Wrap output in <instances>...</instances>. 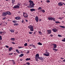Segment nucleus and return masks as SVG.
Returning a JSON list of instances; mask_svg holds the SVG:
<instances>
[{"label": "nucleus", "instance_id": "obj_1", "mask_svg": "<svg viewBox=\"0 0 65 65\" xmlns=\"http://www.w3.org/2000/svg\"><path fill=\"white\" fill-rule=\"evenodd\" d=\"M29 2L30 3L29 6H28V7L29 8H33V7H34V6L35 5V4L34 3L33 1L31 0H29Z\"/></svg>", "mask_w": 65, "mask_h": 65}, {"label": "nucleus", "instance_id": "obj_2", "mask_svg": "<svg viewBox=\"0 0 65 65\" xmlns=\"http://www.w3.org/2000/svg\"><path fill=\"white\" fill-rule=\"evenodd\" d=\"M28 28L30 29V31H33L34 30L33 29V27L32 25H29L28 26Z\"/></svg>", "mask_w": 65, "mask_h": 65}, {"label": "nucleus", "instance_id": "obj_3", "mask_svg": "<svg viewBox=\"0 0 65 65\" xmlns=\"http://www.w3.org/2000/svg\"><path fill=\"white\" fill-rule=\"evenodd\" d=\"M23 16L24 18H28V17L27 13L23 12Z\"/></svg>", "mask_w": 65, "mask_h": 65}, {"label": "nucleus", "instance_id": "obj_4", "mask_svg": "<svg viewBox=\"0 0 65 65\" xmlns=\"http://www.w3.org/2000/svg\"><path fill=\"white\" fill-rule=\"evenodd\" d=\"M51 45L53 46V48H56L57 47V45L56 44L53 43L51 44Z\"/></svg>", "mask_w": 65, "mask_h": 65}, {"label": "nucleus", "instance_id": "obj_5", "mask_svg": "<svg viewBox=\"0 0 65 65\" xmlns=\"http://www.w3.org/2000/svg\"><path fill=\"white\" fill-rule=\"evenodd\" d=\"M38 19H39V18H38V17L37 16H36L35 18V20H36V22L37 23L38 22Z\"/></svg>", "mask_w": 65, "mask_h": 65}, {"label": "nucleus", "instance_id": "obj_6", "mask_svg": "<svg viewBox=\"0 0 65 65\" xmlns=\"http://www.w3.org/2000/svg\"><path fill=\"white\" fill-rule=\"evenodd\" d=\"M52 30L54 32H56L58 31V29H57L55 28L52 29Z\"/></svg>", "mask_w": 65, "mask_h": 65}, {"label": "nucleus", "instance_id": "obj_7", "mask_svg": "<svg viewBox=\"0 0 65 65\" xmlns=\"http://www.w3.org/2000/svg\"><path fill=\"white\" fill-rule=\"evenodd\" d=\"M2 15L4 17H5V16H6V15H7V13L6 12H3L2 13Z\"/></svg>", "mask_w": 65, "mask_h": 65}, {"label": "nucleus", "instance_id": "obj_8", "mask_svg": "<svg viewBox=\"0 0 65 65\" xmlns=\"http://www.w3.org/2000/svg\"><path fill=\"white\" fill-rule=\"evenodd\" d=\"M20 8V6L18 5H16L15 6H14L13 7V8Z\"/></svg>", "mask_w": 65, "mask_h": 65}, {"label": "nucleus", "instance_id": "obj_9", "mask_svg": "<svg viewBox=\"0 0 65 65\" xmlns=\"http://www.w3.org/2000/svg\"><path fill=\"white\" fill-rule=\"evenodd\" d=\"M39 54H37L35 55V59H37V58H39Z\"/></svg>", "mask_w": 65, "mask_h": 65}, {"label": "nucleus", "instance_id": "obj_10", "mask_svg": "<svg viewBox=\"0 0 65 65\" xmlns=\"http://www.w3.org/2000/svg\"><path fill=\"white\" fill-rule=\"evenodd\" d=\"M47 32L48 33V34H50L52 33V32H51V30H47Z\"/></svg>", "mask_w": 65, "mask_h": 65}, {"label": "nucleus", "instance_id": "obj_11", "mask_svg": "<svg viewBox=\"0 0 65 65\" xmlns=\"http://www.w3.org/2000/svg\"><path fill=\"white\" fill-rule=\"evenodd\" d=\"M15 19L16 20H21V18L20 17H15Z\"/></svg>", "mask_w": 65, "mask_h": 65}, {"label": "nucleus", "instance_id": "obj_12", "mask_svg": "<svg viewBox=\"0 0 65 65\" xmlns=\"http://www.w3.org/2000/svg\"><path fill=\"white\" fill-rule=\"evenodd\" d=\"M7 14L8 15H11V13L9 11H6Z\"/></svg>", "mask_w": 65, "mask_h": 65}, {"label": "nucleus", "instance_id": "obj_13", "mask_svg": "<svg viewBox=\"0 0 65 65\" xmlns=\"http://www.w3.org/2000/svg\"><path fill=\"white\" fill-rule=\"evenodd\" d=\"M38 59L40 60H43V58L41 57H39Z\"/></svg>", "mask_w": 65, "mask_h": 65}, {"label": "nucleus", "instance_id": "obj_14", "mask_svg": "<svg viewBox=\"0 0 65 65\" xmlns=\"http://www.w3.org/2000/svg\"><path fill=\"white\" fill-rule=\"evenodd\" d=\"M61 3H62V2H60L59 3H58V4L59 6H62L63 5V4Z\"/></svg>", "mask_w": 65, "mask_h": 65}, {"label": "nucleus", "instance_id": "obj_15", "mask_svg": "<svg viewBox=\"0 0 65 65\" xmlns=\"http://www.w3.org/2000/svg\"><path fill=\"white\" fill-rule=\"evenodd\" d=\"M30 10L31 12H33L34 11H35V9L34 8L31 9Z\"/></svg>", "mask_w": 65, "mask_h": 65}, {"label": "nucleus", "instance_id": "obj_16", "mask_svg": "<svg viewBox=\"0 0 65 65\" xmlns=\"http://www.w3.org/2000/svg\"><path fill=\"white\" fill-rule=\"evenodd\" d=\"M43 55H44V56H50V55L49 54H46L45 53H44L43 54Z\"/></svg>", "mask_w": 65, "mask_h": 65}, {"label": "nucleus", "instance_id": "obj_17", "mask_svg": "<svg viewBox=\"0 0 65 65\" xmlns=\"http://www.w3.org/2000/svg\"><path fill=\"white\" fill-rule=\"evenodd\" d=\"M52 17H49L48 18V20L52 21Z\"/></svg>", "mask_w": 65, "mask_h": 65}, {"label": "nucleus", "instance_id": "obj_18", "mask_svg": "<svg viewBox=\"0 0 65 65\" xmlns=\"http://www.w3.org/2000/svg\"><path fill=\"white\" fill-rule=\"evenodd\" d=\"M10 31L12 33H13L14 32V30L13 29H10Z\"/></svg>", "mask_w": 65, "mask_h": 65}, {"label": "nucleus", "instance_id": "obj_19", "mask_svg": "<svg viewBox=\"0 0 65 65\" xmlns=\"http://www.w3.org/2000/svg\"><path fill=\"white\" fill-rule=\"evenodd\" d=\"M23 56L24 54L23 53L21 54L20 55H19V57H23Z\"/></svg>", "mask_w": 65, "mask_h": 65}, {"label": "nucleus", "instance_id": "obj_20", "mask_svg": "<svg viewBox=\"0 0 65 65\" xmlns=\"http://www.w3.org/2000/svg\"><path fill=\"white\" fill-rule=\"evenodd\" d=\"M51 19L52 20L51 21H54V22H55V19L54 18H53L52 17H51Z\"/></svg>", "mask_w": 65, "mask_h": 65}, {"label": "nucleus", "instance_id": "obj_21", "mask_svg": "<svg viewBox=\"0 0 65 65\" xmlns=\"http://www.w3.org/2000/svg\"><path fill=\"white\" fill-rule=\"evenodd\" d=\"M12 62H13V65H15V61H14V60H12Z\"/></svg>", "mask_w": 65, "mask_h": 65}, {"label": "nucleus", "instance_id": "obj_22", "mask_svg": "<svg viewBox=\"0 0 65 65\" xmlns=\"http://www.w3.org/2000/svg\"><path fill=\"white\" fill-rule=\"evenodd\" d=\"M12 47H10L9 48V51H12Z\"/></svg>", "mask_w": 65, "mask_h": 65}, {"label": "nucleus", "instance_id": "obj_23", "mask_svg": "<svg viewBox=\"0 0 65 65\" xmlns=\"http://www.w3.org/2000/svg\"><path fill=\"white\" fill-rule=\"evenodd\" d=\"M52 50H53V51H55V52H57L58 51V50L55 49V48H53Z\"/></svg>", "mask_w": 65, "mask_h": 65}, {"label": "nucleus", "instance_id": "obj_24", "mask_svg": "<svg viewBox=\"0 0 65 65\" xmlns=\"http://www.w3.org/2000/svg\"><path fill=\"white\" fill-rule=\"evenodd\" d=\"M37 44H38V45H42V44L40 43V42H39V43H38Z\"/></svg>", "mask_w": 65, "mask_h": 65}, {"label": "nucleus", "instance_id": "obj_25", "mask_svg": "<svg viewBox=\"0 0 65 65\" xmlns=\"http://www.w3.org/2000/svg\"><path fill=\"white\" fill-rule=\"evenodd\" d=\"M59 27H61V28H65V26L62 25H60L59 26Z\"/></svg>", "mask_w": 65, "mask_h": 65}, {"label": "nucleus", "instance_id": "obj_26", "mask_svg": "<svg viewBox=\"0 0 65 65\" xmlns=\"http://www.w3.org/2000/svg\"><path fill=\"white\" fill-rule=\"evenodd\" d=\"M55 23H56V24H60V22H59V21H55Z\"/></svg>", "mask_w": 65, "mask_h": 65}, {"label": "nucleus", "instance_id": "obj_27", "mask_svg": "<svg viewBox=\"0 0 65 65\" xmlns=\"http://www.w3.org/2000/svg\"><path fill=\"white\" fill-rule=\"evenodd\" d=\"M19 24L16 23H14V26H18L19 25Z\"/></svg>", "mask_w": 65, "mask_h": 65}, {"label": "nucleus", "instance_id": "obj_28", "mask_svg": "<svg viewBox=\"0 0 65 65\" xmlns=\"http://www.w3.org/2000/svg\"><path fill=\"white\" fill-rule=\"evenodd\" d=\"M16 51L17 52L18 54H19V53H20V52H19V51L17 49L16 50Z\"/></svg>", "mask_w": 65, "mask_h": 65}, {"label": "nucleus", "instance_id": "obj_29", "mask_svg": "<svg viewBox=\"0 0 65 65\" xmlns=\"http://www.w3.org/2000/svg\"><path fill=\"white\" fill-rule=\"evenodd\" d=\"M11 40H13V41H14V38H11Z\"/></svg>", "mask_w": 65, "mask_h": 65}, {"label": "nucleus", "instance_id": "obj_30", "mask_svg": "<svg viewBox=\"0 0 65 65\" xmlns=\"http://www.w3.org/2000/svg\"><path fill=\"white\" fill-rule=\"evenodd\" d=\"M45 53L46 54H50V53H49V52H48L47 51H46Z\"/></svg>", "mask_w": 65, "mask_h": 65}, {"label": "nucleus", "instance_id": "obj_31", "mask_svg": "<svg viewBox=\"0 0 65 65\" xmlns=\"http://www.w3.org/2000/svg\"><path fill=\"white\" fill-rule=\"evenodd\" d=\"M12 4H14V3L15 2V0L12 1Z\"/></svg>", "mask_w": 65, "mask_h": 65}, {"label": "nucleus", "instance_id": "obj_32", "mask_svg": "<svg viewBox=\"0 0 65 65\" xmlns=\"http://www.w3.org/2000/svg\"><path fill=\"white\" fill-rule=\"evenodd\" d=\"M12 22L13 23H17V21H13Z\"/></svg>", "mask_w": 65, "mask_h": 65}, {"label": "nucleus", "instance_id": "obj_33", "mask_svg": "<svg viewBox=\"0 0 65 65\" xmlns=\"http://www.w3.org/2000/svg\"><path fill=\"white\" fill-rule=\"evenodd\" d=\"M32 46V47H33L34 48H36V46H35V45H33Z\"/></svg>", "mask_w": 65, "mask_h": 65}, {"label": "nucleus", "instance_id": "obj_34", "mask_svg": "<svg viewBox=\"0 0 65 65\" xmlns=\"http://www.w3.org/2000/svg\"><path fill=\"white\" fill-rule=\"evenodd\" d=\"M2 40V36H0V40Z\"/></svg>", "mask_w": 65, "mask_h": 65}, {"label": "nucleus", "instance_id": "obj_35", "mask_svg": "<svg viewBox=\"0 0 65 65\" xmlns=\"http://www.w3.org/2000/svg\"><path fill=\"white\" fill-rule=\"evenodd\" d=\"M39 33L41 35L42 34V32L40 31H39Z\"/></svg>", "mask_w": 65, "mask_h": 65}, {"label": "nucleus", "instance_id": "obj_36", "mask_svg": "<svg viewBox=\"0 0 65 65\" xmlns=\"http://www.w3.org/2000/svg\"><path fill=\"white\" fill-rule=\"evenodd\" d=\"M27 45H28L27 43H25L24 44V46H27Z\"/></svg>", "mask_w": 65, "mask_h": 65}, {"label": "nucleus", "instance_id": "obj_37", "mask_svg": "<svg viewBox=\"0 0 65 65\" xmlns=\"http://www.w3.org/2000/svg\"><path fill=\"white\" fill-rule=\"evenodd\" d=\"M21 4L20 3H18L17 4V5L18 6H20V5H21Z\"/></svg>", "mask_w": 65, "mask_h": 65}, {"label": "nucleus", "instance_id": "obj_38", "mask_svg": "<svg viewBox=\"0 0 65 65\" xmlns=\"http://www.w3.org/2000/svg\"><path fill=\"white\" fill-rule=\"evenodd\" d=\"M42 11L43 13H44V12H45V10H42Z\"/></svg>", "mask_w": 65, "mask_h": 65}, {"label": "nucleus", "instance_id": "obj_39", "mask_svg": "<svg viewBox=\"0 0 65 65\" xmlns=\"http://www.w3.org/2000/svg\"><path fill=\"white\" fill-rule=\"evenodd\" d=\"M38 10H40V9H42V8L41 7H40L38 8Z\"/></svg>", "mask_w": 65, "mask_h": 65}, {"label": "nucleus", "instance_id": "obj_40", "mask_svg": "<svg viewBox=\"0 0 65 65\" xmlns=\"http://www.w3.org/2000/svg\"><path fill=\"white\" fill-rule=\"evenodd\" d=\"M4 33V32L3 31H0V34H2V33Z\"/></svg>", "mask_w": 65, "mask_h": 65}, {"label": "nucleus", "instance_id": "obj_41", "mask_svg": "<svg viewBox=\"0 0 65 65\" xmlns=\"http://www.w3.org/2000/svg\"><path fill=\"white\" fill-rule=\"evenodd\" d=\"M62 41H63V42H65V38L63 40H62Z\"/></svg>", "mask_w": 65, "mask_h": 65}, {"label": "nucleus", "instance_id": "obj_42", "mask_svg": "<svg viewBox=\"0 0 65 65\" xmlns=\"http://www.w3.org/2000/svg\"><path fill=\"white\" fill-rule=\"evenodd\" d=\"M46 1L47 3H50V1L46 0Z\"/></svg>", "mask_w": 65, "mask_h": 65}, {"label": "nucleus", "instance_id": "obj_43", "mask_svg": "<svg viewBox=\"0 0 65 65\" xmlns=\"http://www.w3.org/2000/svg\"><path fill=\"white\" fill-rule=\"evenodd\" d=\"M26 64L27 65H30V62H28L26 63Z\"/></svg>", "mask_w": 65, "mask_h": 65}, {"label": "nucleus", "instance_id": "obj_44", "mask_svg": "<svg viewBox=\"0 0 65 65\" xmlns=\"http://www.w3.org/2000/svg\"><path fill=\"white\" fill-rule=\"evenodd\" d=\"M32 33H33V32H32L31 31L29 32V34H32Z\"/></svg>", "mask_w": 65, "mask_h": 65}, {"label": "nucleus", "instance_id": "obj_45", "mask_svg": "<svg viewBox=\"0 0 65 65\" xmlns=\"http://www.w3.org/2000/svg\"><path fill=\"white\" fill-rule=\"evenodd\" d=\"M59 19H60V20H62V19H63V18H62V17H59Z\"/></svg>", "mask_w": 65, "mask_h": 65}, {"label": "nucleus", "instance_id": "obj_46", "mask_svg": "<svg viewBox=\"0 0 65 65\" xmlns=\"http://www.w3.org/2000/svg\"><path fill=\"white\" fill-rule=\"evenodd\" d=\"M5 47H7V48H9V46H7V45H6L5 46Z\"/></svg>", "mask_w": 65, "mask_h": 65}, {"label": "nucleus", "instance_id": "obj_47", "mask_svg": "<svg viewBox=\"0 0 65 65\" xmlns=\"http://www.w3.org/2000/svg\"><path fill=\"white\" fill-rule=\"evenodd\" d=\"M58 37H62V36H61V35H58Z\"/></svg>", "mask_w": 65, "mask_h": 65}, {"label": "nucleus", "instance_id": "obj_48", "mask_svg": "<svg viewBox=\"0 0 65 65\" xmlns=\"http://www.w3.org/2000/svg\"><path fill=\"white\" fill-rule=\"evenodd\" d=\"M18 47L19 48H23V47L21 46V47H20V46H18Z\"/></svg>", "mask_w": 65, "mask_h": 65}, {"label": "nucleus", "instance_id": "obj_49", "mask_svg": "<svg viewBox=\"0 0 65 65\" xmlns=\"http://www.w3.org/2000/svg\"><path fill=\"white\" fill-rule=\"evenodd\" d=\"M6 19V17H4L3 18V20H5V19Z\"/></svg>", "mask_w": 65, "mask_h": 65}, {"label": "nucleus", "instance_id": "obj_50", "mask_svg": "<svg viewBox=\"0 0 65 65\" xmlns=\"http://www.w3.org/2000/svg\"><path fill=\"white\" fill-rule=\"evenodd\" d=\"M38 58H36L35 60H36V61H38Z\"/></svg>", "mask_w": 65, "mask_h": 65}, {"label": "nucleus", "instance_id": "obj_51", "mask_svg": "<svg viewBox=\"0 0 65 65\" xmlns=\"http://www.w3.org/2000/svg\"><path fill=\"white\" fill-rule=\"evenodd\" d=\"M12 44H15V42H12Z\"/></svg>", "mask_w": 65, "mask_h": 65}, {"label": "nucleus", "instance_id": "obj_52", "mask_svg": "<svg viewBox=\"0 0 65 65\" xmlns=\"http://www.w3.org/2000/svg\"><path fill=\"white\" fill-rule=\"evenodd\" d=\"M26 61H28V58H27L25 60Z\"/></svg>", "mask_w": 65, "mask_h": 65}, {"label": "nucleus", "instance_id": "obj_53", "mask_svg": "<svg viewBox=\"0 0 65 65\" xmlns=\"http://www.w3.org/2000/svg\"><path fill=\"white\" fill-rule=\"evenodd\" d=\"M50 36L51 37H53V35H50Z\"/></svg>", "mask_w": 65, "mask_h": 65}, {"label": "nucleus", "instance_id": "obj_54", "mask_svg": "<svg viewBox=\"0 0 65 65\" xmlns=\"http://www.w3.org/2000/svg\"><path fill=\"white\" fill-rule=\"evenodd\" d=\"M29 51H28L27 52V54H29Z\"/></svg>", "mask_w": 65, "mask_h": 65}, {"label": "nucleus", "instance_id": "obj_55", "mask_svg": "<svg viewBox=\"0 0 65 65\" xmlns=\"http://www.w3.org/2000/svg\"><path fill=\"white\" fill-rule=\"evenodd\" d=\"M29 46H33V45H32V44H30L29 45Z\"/></svg>", "mask_w": 65, "mask_h": 65}, {"label": "nucleus", "instance_id": "obj_56", "mask_svg": "<svg viewBox=\"0 0 65 65\" xmlns=\"http://www.w3.org/2000/svg\"><path fill=\"white\" fill-rule=\"evenodd\" d=\"M22 23H24V21L23 20H22Z\"/></svg>", "mask_w": 65, "mask_h": 65}, {"label": "nucleus", "instance_id": "obj_57", "mask_svg": "<svg viewBox=\"0 0 65 65\" xmlns=\"http://www.w3.org/2000/svg\"><path fill=\"white\" fill-rule=\"evenodd\" d=\"M13 54H12V53H11V54L10 53V54H9V55H12Z\"/></svg>", "mask_w": 65, "mask_h": 65}, {"label": "nucleus", "instance_id": "obj_58", "mask_svg": "<svg viewBox=\"0 0 65 65\" xmlns=\"http://www.w3.org/2000/svg\"><path fill=\"white\" fill-rule=\"evenodd\" d=\"M27 41L28 42H29L30 41V40L29 39H28L27 40Z\"/></svg>", "mask_w": 65, "mask_h": 65}, {"label": "nucleus", "instance_id": "obj_59", "mask_svg": "<svg viewBox=\"0 0 65 65\" xmlns=\"http://www.w3.org/2000/svg\"><path fill=\"white\" fill-rule=\"evenodd\" d=\"M28 60H30V59H31V58H28Z\"/></svg>", "mask_w": 65, "mask_h": 65}, {"label": "nucleus", "instance_id": "obj_60", "mask_svg": "<svg viewBox=\"0 0 65 65\" xmlns=\"http://www.w3.org/2000/svg\"><path fill=\"white\" fill-rule=\"evenodd\" d=\"M61 58V59H62V60H63V59H64V58Z\"/></svg>", "mask_w": 65, "mask_h": 65}, {"label": "nucleus", "instance_id": "obj_61", "mask_svg": "<svg viewBox=\"0 0 65 65\" xmlns=\"http://www.w3.org/2000/svg\"><path fill=\"white\" fill-rule=\"evenodd\" d=\"M63 62H65V59L63 60Z\"/></svg>", "mask_w": 65, "mask_h": 65}, {"label": "nucleus", "instance_id": "obj_62", "mask_svg": "<svg viewBox=\"0 0 65 65\" xmlns=\"http://www.w3.org/2000/svg\"><path fill=\"white\" fill-rule=\"evenodd\" d=\"M39 21L40 22V21H41V19H39Z\"/></svg>", "mask_w": 65, "mask_h": 65}, {"label": "nucleus", "instance_id": "obj_63", "mask_svg": "<svg viewBox=\"0 0 65 65\" xmlns=\"http://www.w3.org/2000/svg\"><path fill=\"white\" fill-rule=\"evenodd\" d=\"M26 22H28V20H25Z\"/></svg>", "mask_w": 65, "mask_h": 65}, {"label": "nucleus", "instance_id": "obj_64", "mask_svg": "<svg viewBox=\"0 0 65 65\" xmlns=\"http://www.w3.org/2000/svg\"><path fill=\"white\" fill-rule=\"evenodd\" d=\"M34 34H36V32H34Z\"/></svg>", "mask_w": 65, "mask_h": 65}]
</instances>
